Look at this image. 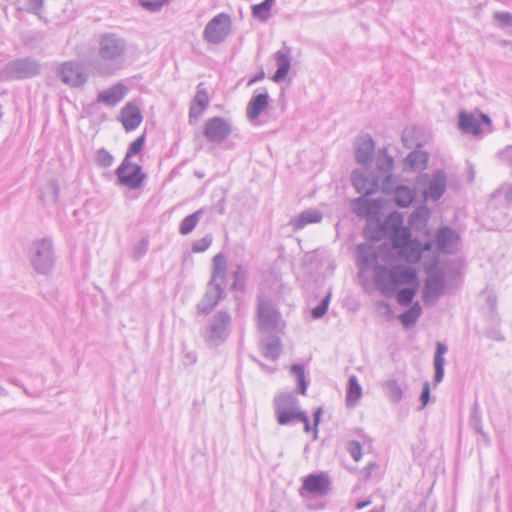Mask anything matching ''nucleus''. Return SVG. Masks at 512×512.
Instances as JSON below:
<instances>
[{
    "label": "nucleus",
    "instance_id": "69168bd1",
    "mask_svg": "<svg viewBox=\"0 0 512 512\" xmlns=\"http://www.w3.org/2000/svg\"><path fill=\"white\" fill-rule=\"evenodd\" d=\"M265 77V73L264 71H260L258 72L257 74H255L249 81H248V85H252L254 83H257L261 80H263Z\"/></svg>",
    "mask_w": 512,
    "mask_h": 512
},
{
    "label": "nucleus",
    "instance_id": "a19ab883",
    "mask_svg": "<svg viewBox=\"0 0 512 512\" xmlns=\"http://www.w3.org/2000/svg\"><path fill=\"white\" fill-rule=\"evenodd\" d=\"M290 373L296 378L298 393L305 395L308 387L305 369L302 364H293L290 368Z\"/></svg>",
    "mask_w": 512,
    "mask_h": 512
},
{
    "label": "nucleus",
    "instance_id": "393cba45",
    "mask_svg": "<svg viewBox=\"0 0 512 512\" xmlns=\"http://www.w3.org/2000/svg\"><path fill=\"white\" fill-rule=\"evenodd\" d=\"M323 218L322 213L317 209H308L294 217L290 221L293 230L298 231L303 229L308 224L319 223Z\"/></svg>",
    "mask_w": 512,
    "mask_h": 512
},
{
    "label": "nucleus",
    "instance_id": "680f3d73",
    "mask_svg": "<svg viewBox=\"0 0 512 512\" xmlns=\"http://www.w3.org/2000/svg\"><path fill=\"white\" fill-rule=\"evenodd\" d=\"M205 109H202L201 107H198L196 104H191L189 109V119L190 121L192 118H198Z\"/></svg>",
    "mask_w": 512,
    "mask_h": 512
},
{
    "label": "nucleus",
    "instance_id": "603ef678",
    "mask_svg": "<svg viewBox=\"0 0 512 512\" xmlns=\"http://www.w3.org/2000/svg\"><path fill=\"white\" fill-rule=\"evenodd\" d=\"M192 104H196L198 107H201L202 109H206L208 107L209 97L206 89L198 86V90L192 101Z\"/></svg>",
    "mask_w": 512,
    "mask_h": 512
},
{
    "label": "nucleus",
    "instance_id": "6e6d98bb",
    "mask_svg": "<svg viewBox=\"0 0 512 512\" xmlns=\"http://www.w3.org/2000/svg\"><path fill=\"white\" fill-rule=\"evenodd\" d=\"M44 0H26V10L40 17Z\"/></svg>",
    "mask_w": 512,
    "mask_h": 512
},
{
    "label": "nucleus",
    "instance_id": "0e129e2a",
    "mask_svg": "<svg viewBox=\"0 0 512 512\" xmlns=\"http://www.w3.org/2000/svg\"><path fill=\"white\" fill-rule=\"evenodd\" d=\"M379 466L376 462H370L364 469V472H365V477L366 478H371L372 477V474H373V471L375 469H377Z\"/></svg>",
    "mask_w": 512,
    "mask_h": 512
},
{
    "label": "nucleus",
    "instance_id": "c85d7f7f",
    "mask_svg": "<svg viewBox=\"0 0 512 512\" xmlns=\"http://www.w3.org/2000/svg\"><path fill=\"white\" fill-rule=\"evenodd\" d=\"M261 349L263 355L273 361H276L281 354V341L277 336H269L264 338L261 342Z\"/></svg>",
    "mask_w": 512,
    "mask_h": 512
},
{
    "label": "nucleus",
    "instance_id": "4be33fe9",
    "mask_svg": "<svg viewBox=\"0 0 512 512\" xmlns=\"http://www.w3.org/2000/svg\"><path fill=\"white\" fill-rule=\"evenodd\" d=\"M374 148V141L370 135L361 136L355 150L357 162L364 166L369 165L372 162Z\"/></svg>",
    "mask_w": 512,
    "mask_h": 512
},
{
    "label": "nucleus",
    "instance_id": "ddd939ff",
    "mask_svg": "<svg viewBox=\"0 0 512 512\" xmlns=\"http://www.w3.org/2000/svg\"><path fill=\"white\" fill-rule=\"evenodd\" d=\"M57 75L63 83L71 87H80L87 82V75L78 61H67L60 64Z\"/></svg>",
    "mask_w": 512,
    "mask_h": 512
},
{
    "label": "nucleus",
    "instance_id": "7c9ffc66",
    "mask_svg": "<svg viewBox=\"0 0 512 512\" xmlns=\"http://www.w3.org/2000/svg\"><path fill=\"white\" fill-rule=\"evenodd\" d=\"M412 239V233L409 227L399 225L391 234V243L393 248L398 252Z\"/></svg>",
    "mask_w": 512,
    "mask_h": 512
},
{
    "label": "nucleus",
    "instance_id": "c9c22d12",
    "mask_svg": "<svg viewBox=\"0 0 512 512\" xmlns=\"http://www.w3.org/2000/svg\"><path fill=\"white\" fill-rule=\"evenodd\" d=\"M362 396V388L359 384L358 378L355 375H351L348 378L347 392H346V403L348 406H353Z\"/></svg>",
    "mask_w": 512,
    "mask_h": 512
},
{
    "label": "nucleus",
    "instance_id": "39448f33",
    "mask_svg": "<svg viewBox=\"0 0 512 512\" xmlns=\"http://www.w3.org/2000/svg\"><path fill=\"white\" fill-rule=\"evenodd\" d=\"M32 267L40 274H47L54 264L52 241L47 238L36 240L29 249Z\"/></svg>",
    "mask_w": 512,
    "mask_h": 512
},
{
    "label": "nucleus",
    "instance_id": "e433bc0d",
    "mask_svg": "<svg viewBox=\"0 0 512 512\" xmlns=\"http://www.w3.org/2000/svg\"><path fill=\"white\" fill-rule=\"evenodd\" d=\"M275 412L279 410H292L300 408L299 401L292 393H283L275 398Z\"/></svg>",
    "mask_w": 512,
    "mask_h": 512
},
{
    "label": "nucleus",
    "instance_id": "c03bdc74",
    "mask_svg": "<svg viewBox=\"0 0 512 512\" xmlns=\"http://www.w3.org/2000/svg\"><path fill=\"white\" fill-rule=\"evenodd\" d=\"M95 162L100 168H109L114 162V157L108 150L101 148L96 151Z\"/></svg>",
    "mask_w": 512,
    "mask_h": 512
},
{
    "label": "nucleus",
    "instance_id": "7ed1b4c3",
    "mask_svg": "<svg viewBox=\"0 0 512 512\" xmlns=\"http://www.w3.org/2000/svg\"><path fill=\"white\" fill-rule=\"evenodd\" d=\"M331 490V480L324 473H311L303 478L302 486L299 489L300 496L306 501V507L312 510L324 508V504H314L309 501V496L324 497Z\"/></svg>",
    "mask_w": 512,
    "mask_h": 512
},
{
    "label": "nucleus",
    "instance_id": "423d86ee",
    "mask_svg": "<svg viewBox=\"0 0 512 512\" xmlns=\"http://www.w3.org/2000/svg\"><path fill=\"white\" fill-rule=\"evenodd\" d=\"M41 65L36 60L26 57L9 61L0 73L2 80H21L37 76Z\"/></svg>",
    "mask_w": 512,
    "mask_h": 512
},
{
    "label": "nucleus",
    "instance_id": "412c9836",
    "mask_svg": "<svg viewBox=\"0 0 512 512\" xmlns=\"http://www.w3.org/2000/svg\"><path fill=\"white\" fill-rule=\"evenodd\" d=\"M357 252V265L359 268V275L366 271L369 267L379 265L377 263L378 254L374 248L367 244H359L356 248Z\"/></svg>",
    "mask_w": 512,
    "mask_h": 512
},
{
    "label": "nucleus",
    "instance_id": "b1692460",
    "mask_svg": "<svg viewBox=\"0 0 512 512\" xmlns=\"http://www.w3.org/2000/svg\"><path fill=\"white\" fill-rule=\"evenodd\" d=\"M393 180V190L389 193H394V202L400 208L409 207L416 197V192L413 188L406 185H395Z\"/></svg>",
    "mask_w": 512,
    "mask_h": 512
},
{
    "label": "nucleus",
    "instance_id": "4c0bfd02",
    "mask_svg": "<svg viewBox=\"0 0 512 512\" xmlns=\"http://www.w3.org/2000/svg\"><path fill=\"white\" fill-rule=\"evenodd\" d=\"M419 281L415 284H408V286L401 288L397 291L396 299L399 305L409 306L413 304V299L418 291Z\"/></svg>",
    "mask_w": 512,
    "mask_h": 512
},
{
    "label": "nucleus",
    "instance_id": "79ce46f5",
    "mask_svg": "<svg viewBox=\"0 0 512 512\" xmlns=\"http://www.w3.org/2000/svg\"><path fill=\"white\" fill-rule=\"evenodd\" d=\"M248 277L247 270L242 266L238 265L233 273V282L231 285L232 291L244 292L246 287V280Z\"/></svg>",
    "mask_w": 512,
    "mask_h": 512
},
{
    "label": "nucleus",
    "instance_id": "9d476101",
    "mask_svg": "<svg viewBox=\"0 0 512 512\" xmlns=\"http://www.w3.org/2000/svg\"><path fill=\"white\" fill-rule=\"evenodd\" d=\"M232 133V124L229 120L214 116L207 119L203 127V135L213 144L223 143Z\"/></svg>",
    "mask_w": 512,
    "mask_h": 512
},
{
    "label": "nucleus",
    "instance_id": "2eb2a0df",
    "mask_svg": "<svg viewBox=\"0 0 512 512\" xmlns=\"http://www.w3.org/2000/svg\"><path fill=\"white\" fill-rule=\"evenodd\" d=\"M224 293L221 282L209 281L203 298L197 304L199 314L208 315L222 299Z\"/></svg>",
    "mask_w": 512,
    "mask_h": 512
},
{
    "label": "nucleus",
    "instance_id": "f257e3e1",
    "mask_svg": "<svg viewBox=\"0 0 512 512\" xmlns=\"http://www.w3.org/2000/svg\"><path fill=\"white\" fill-rule=\"evenodd\" d=\"M131 45L122 35L105 32L97 40L96 55L90 60L92 71L101 77H110L124 69Z\"/></svg>",
    "mask_w": 512,
    "mask_h": 512
},
{
    "label": "nucleus",
    "instance_id": "f3484780",
    "mask_svg": "<svg viewBox=\"0 0 512 512\" xmlns=\"http://www.w3.org/2000/svg\"><path fill=\"white\" fill-rule=\"evenodd\" d=\"M447 177L443 170H437L423 191L426 199L439 200L446 191Z\"/></svg>",
    "mask_w": 512,
    "mask_h": 512
},
{
    "label": "nucleus",
    "instance_id": "6ab92c4d",
    "mask_svg": "<svg viewBox=\"0 0 512 512\" xmlns=\"http://www.w3.org/2000/svg\"><path fill=\"white\" fill-rule=\"evenodd\" d=\"M143 120L139 107L131 102L125 104L120 111V121L126 131H133Z\"/></svg>",
    "mask_w": 512,
    "mask_h": 512
},
{
    "label": "nucleus",
    "instance_id": "dca6fc26",
    "mask_svg": "<svg viewBox=\"0 0 512 512\" xmlns=\"http://www.w3.org/2000/svg\"><path fill=\"white\" fill-rule=\"evenodd\" d=\"M445 277L443 273L436 272L425 281L422 297L425 304L434 303L444 292Z\"/></svg>",
    "mask_w": 512,
    "mask_h": 512
},
{
    "label": "nucleus",
    "instance_id": "f03ea898",
    "mask_svg": "<svg viewBox=\"0 0 512 512\" xmlns=\"http://www.w3.org/2000/svg\"><path fill=\"white\" fill-rule=\"evenodd\" d=\"M373 280L377 289L383 295H392L402 284H415L418 281L417 272L411 267L397 265L391 269L383 265H375Z\"/></svg>",
    "mask_w": 512,
    "mask_h": 512
},
{
    "label": "nucleus",
    "instance_id": "9b49d317",
    "mask_svg": "<svg viewBox=\"0 0 512 512\" xmlns=\"http://www.w3.org/2000/svg\"><path fill=\"white\" fill-rule=\"evenodd\" d=\"M351 182L358 193L369 196L381 190L382 179L374 172L363 168L352 172Z\"/></svg>",
    "mask_w": 512,
    "mask_h": 512
},
{
    "label": "nucleus",
    "instance_id": "3c124183",
    "mask_svg": "<svg viewBox=\"0 0 512 512\" xmlns=\"http://www.w3.org/2000/svg\"><path fill=\"white\" fill-rule=\"evenodd\" d=\"M212 240V236L209 234L201 239L195 240L192 244V251L195 253L206 251L211 246Z\"/></svg>",
    "mask_w": 512,
    "mask_h": 512
},
{
    "label": "nucleus",
    "instance_id": "338daca9",
    "mask_svg": "<svg viewBox=\"0 0 512 512\" xmlns=\"http://www.w3.org/2000/svg\"><path fill=\"white\" fill-rule=\"evenodd\" d=\"M433 245H434V242L433 241H426L424 243L421 242V256L423 255L424 252H427V251H431L432 248H433Z\"/></svg>",
    "mask_w": 512,
    "mask_h": 512
},
{
    "label": "nucleus",
    "instance_id": "72a5a7b5",
    "mask_svg": "<svg viewBox=\"0 0 512 512\" xmlns=\"http://www.w3.org/2000/svg\"><path fill=\"white\" fill-rule=\"evenodd\" d=\"M383 389L389 400L397 404L404 397V390L396 379H389L383 383Z\"/></svg>",
    "mask_w": 512,
    "mask_h": 512
},
{
    "label": "nucleus",
    "instance_id": "c756f323",
    "mask_svg": "<svg viewBox=\"0 0 512 512\" xmlns=\"http://www.w3.org/2000/svg\"><path fill=\"white\" fill-rule=\"evenodd\" d=\"M430 214L426 205H420L410 214L408 223L413 229L421 230L427 225Z\"/></svg>",
    "mask_w": 512,
    "mask_h": 512
},
{
    "label": "nucleus",
    "instance_id": "a18cd8bd",
    "mask_svg": "<svg viewBox=\"0 0 512 512\" xmlns=\"http://www.w3.org/2000/svg\"><path fill=\"white\" fill-rule=\"evenodd\" d=\"M354 205L355 210L359 214H370L374 211V208L376 206L375 201L364 197V195L362 197L357 198L354 201Z\"/></svg>",
    "mask_w": 512,
    "mask_h": 512
},
{
    "label": "nucleus",
    "instance_id": "1a4fd4ad",
    "mask_svg": "<svg viewBox=\"0 0 512 512\" xmlns=\"http://www.w3.org/2000/svg\"><path fill=\"white\" fill-rule=\"evenodd\" d=\"M115 174L119 183L129 189L140 188L146 179V174L142 171V167L127 159H123Z\"/></svg>",
    "mask_w": 512,
    "mask_h": 512
},
{
    "label": "nucleus",
    "instance_id": "37998d69",
    "mask_svg": "<svg viewBox=\"0 0 512 512\" xmlns=\"http://www.w3.org/2000/svg\"><path fill=\"white\" fill-rule=\"evenodd\" d=\"M470 426L483 437H486V434L483 432L482 428V415L479 408V404L476 402L473 405L470 418H469Z\"/></svg>",
    "mask_w": 512,
    "mask_h": 512
},
{
    "label": "nucleus",
    "instance_id": "0eeeda50",
    "mask_svg": "<svg viewBox=\"0 0 512 512\" xmlns=\"http://www.w3.org/2000/svg\"><path fill=\"white\" fill-rule=\"evenodd\" d=\"M232 32V18L228 13L215 15L203 30V39L209 44L219 45L226 41Z\"/></svg>",
    "mask_w": 512,
    "mask_h": 512
},
{
    "label": "nucleus",
    "instance_id": "a878e982",
    "mask_svg": "<svg viewBox=\"0 0 512 512\" xmlns=\"http://www.w3.org/2000/svg\"><path fill=\"white\" fill-rule=\"evenodd\" d=\"M458 125L460 130L465 134L479 135L482 132L481 124L478 119L471 113L461 111L459 113Z\"/></svg>",
    "mask_w": 512,
    "mask_h": 512
},
{
    "label": "nucleus",
    "instance_id": "052dcab7",
    "mask_svg": "<svg viewBox=\"0 0 512 512\" xmlns=\"http://www.w3.org/2000/svg\"><path fill=\"white\" fill-rule=\"evenodd\" d=\"M322 415V408H317L315 412L313 413V420H314V439L317 438L318 430L317 426L320 423V418Z\"/></svg>",
    "mask_w": 512,
    "mask_h": 512
},
{
    "label": "nucleus",
    "instance_id": "473e14b6",
    "mask_svg": "<svg viewBox=\"0 0 512 512\" xmlns=\"http://www.w3.org/2000/svg\"><path fill=\"white\" fill-rule=\"evenodd\" d=\"M275 413L277 422L282 426L290 425L295 422H299V420L305 419V411H302L301 408L292 410H279Z\"/></svg>",
    "mask_w": 512,
    "mask_h": 512
},
{
    "label": "nucleus",
    "instance_id": "8fccbe9b",
    "mask_svg": "<svg viewBox=\"0 0 512 512\" xmlns=\"http://www.w3.org/2000/svg\"><path fill=\"white\" fill-rule=\"evenodd\" d=\"M270 10V7H268L264 2H261L252 7V15L261 21H266L270 16Z\"/></svg>",
    "mask_w": 512,
    "mask_h": 512
},
{
    "label": "nucleus",
    "instance_id": "bb28decb",
    "mask_svg": "<svg viewBox=\"0 0 512 512\" xmlns=\"http://www.w3.org/2000/svg\"><path fill=\"white\" fill-rule=\"evenodd\" d=\"M421 241L417 238H412L402 249L397 253L399 257L408 263L416 264L421 260Z\"/></svg>",
    "mask_w": 512,
    "mask_h": 512
},
{
    "label": "nucleus",
    "instance_id": "4468645a",
    "mask_svg": "<svg viewBox=\"0 0 512 512\" xmlns=\"http://www.w3.org/2000/svg\"><path fill=\"white\" fill-rule=\"evenodd\" d=\"M461 242L458 232L448 226L440 227L435 234V244L439 252L454 254Z\"/></svg>",
    "mask_w": 512,
    "mask_h": 512
},
{
    "label": "nucleus",
    "instance_id": "a211bd4d",
    "mask_svg": "<svg viewBox=\"0 0 512 512\" xmlns=\"http://www.w3.org/2000/svg\"><path fill=\"white\" fill-rule=\"evenodd\" d=\"M127 92V86L119 82L108 89L100 91L97 94V102L109 107H114L125 98Z\"/></svg>",
    "mask_w": 512,
    "mask_h": 512
},
{
    "label": "nucleus",
    "instance_id": "58836bf2",
    "mask_svg": "<svg viewBox=\"0 0 512 512\" xmlns=\"http://www.w3.org/2000/svg\"><path fill=\"white\" fill-rule=\"evenodd\" d=\"M422 314V308L418 301L414 302L412 306L403 312L399 319L403 326L410 327L414 325Z\"/></svg>",
    "mask_w": 512,
    "mask_h": 512
},
{
    "label": "nucleus",
    "instance_id": "5701e85b",
    "mask_svg": "<svg viewBox=\"0 0 512 512\" xmlns=\"http://www.w3.org/2000/svg\"><path fill=\"white\" fill-rule=\"evenodd\" d=\"M268 104L269 95L266 91L253 95L246 109L248 119L251 122L257 120L260 114L267 108Z\"/></svg>",
    "mask_w": 512,
    "mask_h": 512
},
{
    "label": "nucleus",
    "instance_id": "aec40b11",
    "mask_svg": "<svg viewBox=\"0 0 512 512\" xmlns=\"http://www.w3.org/2000/svg\"><path fill=\"white\" fill-rule=\"evenodd\" d=\"M275 61L277 70L272 79L274 82L279 83L286 79L291 67V52L290 49L284 46L282 49L275 53Z\"/></svg>",
    "mask_w": 512,
    "mask_h": 512
},
{
    "label": "nucleus",
    "instance_id": "cd10ccee",
    "mask_svg": "<svg viewBox=\"0 0 512 512\" xmlns=\"http://www.w3.org/2000/svg\"><path fill=\"white\" fill-rule=\"evenodd\" d=\"M448 347L442 342L436 343V350L434 354V383L439 384L444 378V366L445 358L444 355L447 353Z\"/></svg>",
    "mask_w": 512,
    "mask_h": 512
},
{
    "label": "nucleus",
    "instance_id": "6e6552de",
    "mask_svg": "<svg viewBox=\"0 0 512 512\" xmlns=\"http://www.w3.org/2000/svg\"><path fill=\"white\" fill-rule=\"evenodd\" d=\"M281 315L273 302L267 297H259L257 305V324L261 332L270 333L277 329Z\"/></svg>",
    "mask_w": 512,
    "mask_h": 512
},
{
    "label": "nucleus",
    "instance_id": "09e8293b",
    "mask_svg": "<svg viewBox=\"0 0 512 512\" xmlns=\"http://www.w3.org/2000/svg\"><path fill=\"white\" fill-rule=\"evenodd\" d=\"M144 144L145 135L143 134L130 143L124 159L130 160L131 157L137 155L143 149Z\"/></svg>",
    "mask_w": 512,
    "mask_h": 512
},
{
    "label": "nucleus",
    "instance_id": "4d7b16f0",
    "mask_svg": "<svg viewBox=\"0 0 512 512\" xmlns=\"http://www.w3.org/2000/svg\"><path fill=\"white\" fill-rule=\"evenodd\" d=\"M420 401L422 404V408L428 405L430 401V384L429 382H424L422 391L420 394Z\"/></svg>",
    "mask_w": 512,
    "mask_h": 512
},
{
    "label": "nucleus",
    "instance_id": "5fc2aeb1",
    "mask_svg": "<svg viewBox=\"0 0 512 512\" xmlns=\"http://www.w3.org/2000/svg\"><path fill=\"white\" fill-rule=\"evenodd\" d=\"M347 450L354 461L358 462L362 458V447L358 441L348 442Z\"/></svg>",
    "mask_w": 512,
    "mask_h": 512
},
{
    "label": "nucleus",
    "instance_id": "f704fd0d",
    "mask_svg": "<svg viewBox=\"0 0 512 512\" xmlns=\"http://www.w3.org/2000/svg\"><path fill=\"white\" fill-rule=\"evenodd\" d=\"M212 266L213 270L210 281L224 284L226 278V259L222 253L214 256Z\"/></svg>",
    "mask_w": 512,
    "mask_h": 512
},
{
    "label": "nucleus",
    "instance_id": "864d4df0",
    "mask_svg": "<svg viewBox=\"0 0 512 512\" xmlns=\"http://www.w3.org/2000/svg\"><path fill=\"white\" fill-rule=\"evenodd\" d=\"M141 6L151 12L159 11L168 0H139Z\"/></svg>",
    "mask_w": 512,
    "mask_h": 512
},
{
    "label": "nucleus",
    "instance_id": "49530a36",
    "mask_svg": "<svg viewBox=\"0 0 512 512\" xmlns=\"http://www.w3.org/2000/svg\"><path fill=\"white\" fill-rule=\"evenodd\" d=\"M331 296V292H328L320 303L311 310V316L313 319H320L326 314Z\"/></svg>",
    "mask_w": 512,
    "mask_h": 512
},
{
    "label": "nucleus",
    "instance_id": "ea45409f",
    "mask_svg": "<svg viewBox=\"0 0 512 512\" xmlns=\"http://www.w3.org/2000/svg\"><path fill=\"white\" fill-rule=\"evenodd\" d=\"M202 214H203V210L199 209V210L195 211L194 213L186 216L180 222V225H179L180 234H182V235L190 234L197 226Z\"/></svg>",
    "mask_w": 512,
    "mask_h": 512
},
{
    "label": "nucleus",
    "instance_id": "de8ad7c7",
    "mask_svg": "<svg viewBox=\"0 0 512 512\" xmlns=\"http://www.w3.org/2000/svg\"><path fill=\"white\" fill-rule=\"evenodd\" d=\"M493 20L501 29L512 27V13L510 12L496 11L493 14Z\"/></svg>",
    "mask_w": 512,
    "mask_h": 512
},
{
    "label": "nucleus",
    "instance_id": "774afa93",
    "mask_svg": "<svg viewBox=\"0 0 512 512\" xmlns=\"http://www.w3.org/2000/svg\"><path fill=\"white\" fill-rule=\"evenodd\" d=\"M299 422H302L304 424V431L306 433H309L312 430V428L310 426L309 417H308L306 412H305V419L304 420H299Z\"/></svg>",
    "mask_w": 512,
    "mask_h": 512
},
{
    "label": "nucleus",
    "instance_id": "f8f14e48",
    "mask_svg": "<svg viewBox=\"0 0 512 512\" xmlns=\"http://www.w3.org/2000/svg\"><path fill=\"white\" fill-rule=\"evenodd\" d=\"M376 168L378 170V174L381 182V191L389 195V193L393 190V180L395 179L392 175V170L394 166L393 157L387 153L386 148L379 149L376 160H375Z\"/></svg>",
    "mask_w": 512,
    "mask_h": 512
},
{
    "label": "nucleus",
    "instance_id": "13d9d810",
    "mask_svg": "<svg viewBox=\"0 0 512 512\" xmlns=\"http://www.w3.org/2000/svg\"><path fill=\"white\" fill-rule=\"evenodd\" d=\"M47 185H48V188L52 192L53 202H57L58 199H59V194H60V188H59V185H58L57 181L56 180H50Z\"/></svg>",
    "mask_w": 512,
    "mask_h": 512
},
{
    "label": "nucleus",
    "instance_id": "e2e57ef3",
    "mask_svg": "<svg viewBox=\"0 0 512 512\" xmlns=\"http://www.w3.org/2000/svg\"><path fill=\"white\" fill-rule=\"evenodd\" d=\"M497 192H503L505 200L509 203L512 202V184L503 186L500 190Z\"/></svg>",
    "mask_w": 512,
    "mask_h": 512
},
{
    "label": "nucleus",
    "instance_id": "bf43d9fd",
    "mask_svg": "<svg viewBox=\"0 0 512 512\" xmlns=\"http://www.w3.org/2000/svg\"><path fill=\"white\" fill-rule=\"evenodd\" d=\"M148 250V240L142 239L139 245L135 248V254L138 258L142 257Z\"/></svg>",
    "mask_w": 512,
    "mask_h": 512
},
{
    "label": "nucleus",
    "instance_id": "2f4dec72",
    "mask_svg": "<svg viewBox=\"0 0 512 512\" xmlns=\"http://www.w3.org/2000/svg\"><path fill=\"white\" fill-rule=\"evenodd\" d=\"M428 162V154L424 151L414 150L405 158V166L413 171L425 169Z\"/></svg>",
    "mask_w": 512,
    "mask_h": 512
},
{
    "label": "nucleus",
    "instance_id": "20e7f679",
    "mask_svg": "<svg viewBox=\"0 0 512 512\" xmlns=\"http://www.w3.org/2000/svg\"><path fill=\"white\" fill-rule=\"evenodd\" d=\"M232 324L231 315L226 311H218L214 314L207 327L204 339L209 346H220L230 335Z\"/></svg>",
    "mask_w": 512,
    "mask_h": 512
}]
</instances>
